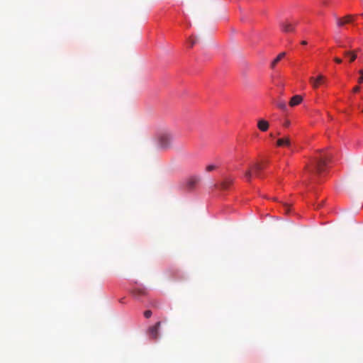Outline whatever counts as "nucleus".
I'll use <instances>...</instances> for the list:
<instances>
[{"label":"nucleus","mask_w":363,"mask_h":363,"mask_svg":"<svg viewBox=\"0 0 363 363\" xmlns=\"http://www.w3.org/2000/svg\"><path fill=\"white\" fill-rule=\"evenodd\" d=\"M334 61L337 62V63H339V64L342 63V60L340 57H335L334 58Z\"/></svg>","instance_id":"obj_23"},{"label":"nucleus","mask_w":363,"mask_h":363,"mask_svg":"<svg viewBox=\"0 0 363 363\" xmlns=\"http://www.w3.org/2000/svg\"><path fill=\"white\" fill-rule=\"evenodd\" d=\"M330 158L331 157L328 154L323 151L319 152L317 155L313 157L311 163L307 164L304 168L307 172L308 179L313 181L317 175H320L325 170Z\"/></svg>","instance_id":"obj_1"},{"label":"nucleus","mask_w":363,"mask_h":363,"mask_svg":"<svg viewBox=\"0 0 363 363\" xmlns=\"http://www.w3.org/2000/svg\"><path fill=\"white\" fill-rule=\"evenodd\" d=\"M353 16L352 15H347L343 18H336V25L338 26H344L347 23L352 21Z\"/></svg>","instance_id":"obj_8"},{"label":"nucleus","mask_w":363,"mask_h":363,"mask_svg":"<svg viewBox=\"0 0 363 363\" xmlns=\"http://www.w3.org/2000/svg\"><path fill=\"white\" fill-rule=\"evenodd\" d=\"M362 112H363V108H362Z\"/></svg>","instance_id":"obj_28"},{"label":"nucleus","mask_w":363,"mask_h":363,"mask_svg":"<svg viewBox=\"0 0 363 363\" xmlns=\"http://www.w3.org/2000/svg\"><path fill=\"white\" fill-rule=\"evenodd\" d=\"M216 169V166L215 164H208L206 167V172H210Z\"/></svg>","instance_id":"obj_18"},{"label":"nucleus","mask_w":363,"mask_h":363,"mask_svg":"<svg viewBox=\"0 0 363 363\" xmlns=\"http://www.w3.org/2000/svg\"><path fill=\"white\" fill-rule=\"evenodd\" d=\"M277 147H290L291 146V140L289 137L286 136L282 138H279L277 141Z\"/></svg>","instance_id":"obj_9"},{"label":"nucleus","mask_w":363,"mask_h":363,"mask_svg":"<svg viewBox=\"0 0 363 363\" xmlns=\"http://www.w3.org/2000/svg\"><path fill=\"white\" fill-rule=\"evenodd\" d=\"M289 125H290V122H289V121H286L284 122V125L285 127H289Z\"/></svg>","instance_id":"obj_24"},{"label":"nucleus","mask_w":363,"mask_h":363,"mask_svg":"<svg viewBox=\"0 0 363 363\" xmlns=\"http://www.w3.org/2000/svg\"><path fill=\"white\" fill-rule=\"evenodd\" d=\"M200 181L201 178L197 176L190 177L187 182H186V186H187L189 189H194Z\"/></svg>","instance_id":"obj_7"},{"label":"nucleus","mask_w":363,"mask_h":363,"mask_svg":"<svg viewBox=\"0 0 363 363\" xmlns=\"http://www.w3.org/2000/svg\"><path fill=\"white\" fill-rule=\"evenodd\" d=\"M303 98L301 96L296 95L293 97H291L290 101H289V106L291 107H294L296 105L301 104L302 102Z\"/></svg>","instance_id":"obj_13"},{"label":"nucleus","mask_w":363,"mask_h":363,"mask_svg":"<svg viewBox=\"0 0 363 363\" xmlns=\"http://www.w3.org/2000/svg\"><path fill=\"white\" fill-rule=\"evenodd\" d=\"M285 55V52H281L280 54H279L278 56L276 58H274V60L272 62L271 68L274 69L276 67L277 64L280 61V60L284 57Z\"/></svg>","instance_id":"obj_15"},{"label":"nucleus","mask_w":363,"mask_h":363,"mask_svg":"<svg viewBox=\"0 0 363 363\" xmlns=\"http://www.w3.org/2000/svg\"><path fill=\"white\" fill-rule=\"evenodd\" d=\"M354 51H357V54L359 53L360 52V49H357V50H354Z\"/></svg>","instance_id":"obj_26"},{"label":"nucleus","mask_w":363,"mask_h":363,"mask_svg":"<svg viewBox=\"0 0 363 363\" xmlns=\"http://www.w3.org/2000/svg\"><path fill=\"white\" fill-rule=\"evenodd\" d=\"M344 55L348 58L349 63H352L357 58V51H345Z\"/></svg>","instance_id":"obj_12"},{"label":"nucleus","mask_w":363,"mask_h":363,"mask_svg":"<svg viewBox=\"0 0 363 363\" xmlns=\"http://www.w3.org/2000/svg\"><path fill=\"white\" fill-rule=\"evenodd\" d=\"M361 16L363 17V13H362V14H361Z\"/></svg>","instance_id":"obj_27"},{"label":"nucleus","mask_w":363,"mask_h":363,"mask_svg":"<svg viewBox=\"0 0 363 363\" xmlns=\"http://www.w3.org/2000/svg\"><path fill=\"white\" fill-rule=\"evenodd\" d=\"M161 323L160 321L157 322L152 326L150 327L147 330V334L149 335L150 338L153 340H157L159 338V330L160 328Z\"/></svg>","instance_id":"obj_5"},{"label":"nucleus","mask_w":363,"mask_h":363,"mask_svg":"<svg viewBox=\"0 0 363 363\" xmlns=\"http://www.w3.org/2000/svg\"><path fill=\"white\" fill-rule=\"evenodd\" d=\"M283 207H284V213H289L290 206L288 203H284Z\"/></svg>","instance_id":"obj_19"},{"label":"nucleus","mask_w":363,"mask_h":363,"mask_svg":"<svg viewBox=\"0 0 363 363\" xmlns=\"http://www.w3.org/2000/svg\"><path fill=\"white\" fill-rule=\"evenodd\" d=\"M264 169L263 166L259 163H256L250 168L246 170L245 177L247 182H250L252 179V174L257 177H260V171Z\"/></svg>","instance_id":"obj_4"},{"label":"nucleus","mask_w":363,"mask_h":363,"mask_svg":"<svg viewBox=\"0 0 363 363\" xmlns=\"http://www.w3.org/2000/svg\"><path fill=\"white\" fill-rule=\"evenodd\" d=\"M233 179L227 177L224 179V181L221 182L220 187L222 190H227L229 186L233 184Z\"/></svg>","instance_id":"obj_14"},{"label":"nucleus","mask_w":363,"mask_h":363,"mask_svg":"<svg viewBox=\"0 0 363 363\" xmlns=\"http://www.w3.org/2000/svg\"><path fill=\"white\" fill-rule=\"evenodd\" d=\"M133 294L135 297L145 296L147 294V291L144 287H137L133 290Z\"/></svg>","instance_id":"obj_11"},{"label":"nucleus","mask_w":363,"mask_h":363,"mask_svg":"<svg viewBox=\"0 0 363 363\" xmlns=\"http://www.w3.org/2000/svg\"><path fill=\"white\" fill-rule=\"evenodd\" d=\"M307 44H308L307 41H304V40H303V41H301V45H307Z\"/></svg>","instance_id":"obj_25"},{"label":"nucleus","mask_w":363,"mask_h":363,"mask_svg":"<svg viewBox=\"0 0 363 363\" xmlns=\"http://www.w3.org/2000/svg\"><path fill=\"white\" fill-rule=\"evenodd\" d=\"M298 22L297 21H292L289 19H285L279 22V28L282 32L285 33H294L296 30V27L298 25Z\"/></svg>","instance_id":"obj_3"},{"label":"nucleus","mask_w":363,"mask_h":363,"mask_svg":"<svg viewBox=\"0 0 363 363\" xmlns=\"http://www.w3.org/2000/svg\"><path fill=\"white\" fill-rule=\"evenodd\" d=\"M276 105H277V108L279 109H281L283 111H286V102L284 101H278L276 103Z\"/></svg>","instance_id":"obj_16"},{"label":"nucleus","mask_w":363,"mask_h":363,"mask_svg":"<svg viewBox=\"0 0 363 363\" xmlns=\"http://www.w3.org/2000/svg\"><path fill=\"white\" fill-rule=\"evenodd\" d=\"M359 89H360V87L357 85V86H354L353 87V89H352V91L354 93H357V92H359Z\"/></svg>","instance_id":"obj_22"},{"label":"nucleus","mask_w":363,"mask_h":363,"mask_svg":"<svg viewBox=\"0 0 363 363\" xmlns=\"http://www.w3.org/2000/svg\"><path fill=\"white\" fill-rule=\"evenodd\" d=\"M358 72L360 74V77L357 79V82L359 84H362L363 83V69H359Z\"/></svg>","instance_id":"obj_17"},{"label":"nucleus","mask_w":363,"mask_h":363,"mask_svg":"<svg viewBox=\"0 0 363 363\" xmlns=\"http://www.w3.org/2000/svg\"><path fill=\"white\" fill-rule=\"evenodd\" d=\"M189 42L190 44V48H193L194 45L196 44V40L193 38H190Z\"/></svg>","instance_id":"obj_20"},{"label":"nucleus","mask_w":363,"mask_h":363,"mask_svg":"<svg viewBox=\"0 0 363 363\" xmlns=\"http://www.w3.org/2000/svg\"><path fill=\"white\" fill-rule=\"evenodd\" d=\"M172 135L169 132L160 133L157 136L159 147L163 150L169 148L172 146Z\"/></svg>","instance_id":"obj_2"},{"label":"nucleus","mask_w":363,"mask_h":363,"mask_svg":"<svg viewBox=\"0 0 363 363\" xmlns=\"http://www.w3.org/2000/svg\"><path fill=\"white\" fill-rule=\"evenodd\" d=\"M144 315L146 318H150L152 315V311L150 310L145 311Z\"/></svg>","instance_id":"obj_21"},{"label":"nucleus","mask_w":363,"mask_h":363,"mask_svg":"<svg viewBox=\"0 0 363 363\" xmlns=\"http://www.w3.org/2000/svg\"><path fill=\"white\" fill-rule=\"evenodd\" d=\"M257 127L261 131L265 132L269 130V123L264 119H259L257 123Z\"/></svg>","instance_id":"obj_10"},{"label":"nucleus","mask_w":363,"mask_h":363,"mask_svg":"<svg viewBox=\"0 0 363 363\" xmlns=\"http://www.w3.org/2000/svg\"><path fill=\"white\" fill-rule=\"evenodd\" d=\"M325 77L322 74H319L317 77H311L309 78V82L313 86V89H317L320 84L325 83Z\"/></svg>","instance_id":"obj_6"}]
</instances>
